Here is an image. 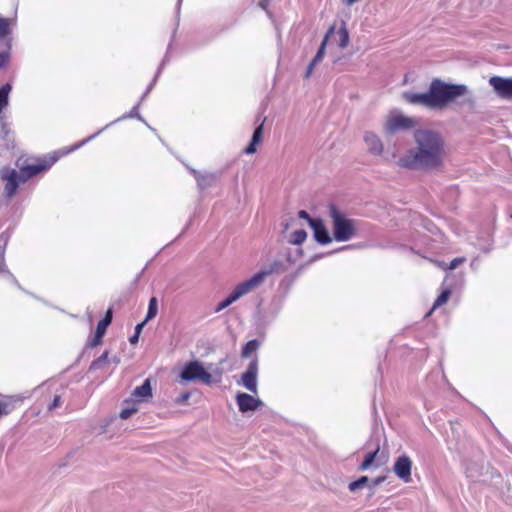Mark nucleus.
Listing matches in <instances>:
<instances>
[{
  "label": "nucleus",
  "mask_w": 512,
  "mask_h": 512,
  "mask_svg": "<svg viewBox=\"0 0 512 512\" xmlns=\"http://www.w3.org/2000/svg\"><path fill=\"white\" fill-rule=\"evenodd\" d=\"M330 39H334L340 48H346L349 43V34L346 27L343 25L338 30L334 28V34Z\"/></svg>",
  "instance_id": "a211bd4d"
},
{
  "label": "nucleus",
  "mask_w": 512,
  "mask_h": 512,
  "mask_svg": "<svg viewBox=\"0 0 512 512\" xmlns=\"http://www.w3.org/2000/svg\"><path fill=\"white\" fill-rule=\"evenodd\" d=\"M67 152L54 151L43 157L27 159L24 164L19 166L20 173L22 174V181L28 179L49 170L54 163H56L63 155Z\"/></svg>",
  "instance_id": "20e7f679"
},
{
  "label": "nucleus",
  "mask_w": 512,
  "mask_h": 512,
  "mask_svg": "<svg viewBox=\"0 0 512 512\" xmlns=\"http://www.w3.org/2000/svg\"><path fill=\"white\" fill-rule=\"evenodd\" d=\"M411 468L412 461L410 458L402 455L395 461L393 470L400 479L407 483L411 481Z\"/></svg>",
  "instance_id": "9b49d317"
},
{
  "label": "nucleus",
  "mask_w": 512,
  "mask_h": 512,
  "mask_svg": "<svg viewBox=\"0 0 512 512\" xmlns=\"http://www.w3.org/2000/svg\"><path fill=\"white\" fill-rule=\"evenodd\" d=\"M263 2H267L268 0H262Z\"/></svg>",
  "instance_id": "a19ab883"
},
{
  "label": "nucleus",
  "mask_w": 512,
  "mask_h": 512,
  "mask_svg": "<svg viewBox=\"0 0 512 512\" xmlns=\"http://www.w3.org/2000/svg\"><path fill=\"white\" fill-rule=\"evenodd\" d=\"M11 91L10 84L0 86V113L8 105V95Z\"/></svg>",
  "instance_id": "4be33fe9"
},
{
  "label": "nucleus",
  "mask_w": 512,
  "mask_h": 512,
  "mask_svg": "<svg viewBox=\"0 0 512 512\" xmlns=\"http://www.w3.org/2000/svg\"><path fill=\"white\" fill-rule=\"evenodd\" d=\"M468 93L464 84H450L440 79H434L430 83L426 93L404 92L403 99L412 105H421L428 109L443 110L458 97Z\"/></svg>",
  "instance_id": "f03ea898"
},
{
  "label": "nucleus",
  "mask_w": 512,
  "mask_h": 512,
  "mask_svg": "<svg viewBox=\"0 0 512 512\" xmlns=\"http://www.w3.org/2000/svg\"><path fill=\"white\" fill-rule=\"evenodd\" d=\"M259 343L257 340L248 341L244 347L242 348L241 355L242 357H249L253 352L258 349Z\"/></svg>",
  "instance_id": "393cba45"
},
{
  "label": "nucleus",
  "mask_w": 512,
  "mask_h": 512,
  "mask_svg": "<svg viewBox=\"0 0 512 512\" xmlns=\"http://www.w3.org/2000/svg\"><path fill=\"white\" fill-rule=\"evenodd\" d=\"M387 456L384 453L380 454V446L377 445L374 451H371L366 454L363 462L359 466L360 471H365L370 467H379L381 465L386 464Z\"/></svg>",
  "instance_id": "9d476101"
},
{
  "label": "nucleus",
  "mask_w": 512,
  "mask_h": 512,
  "mask_svg": "<svg viewBox=\"0 0 512 512\" xmlns=\"http://www.w3.org/2000/svg\"><path fill=\"white\" fill-rule=\"evenodd\" d=\"M7 61V56L3 53H0V68L5 65Z\"/></svg>",
  "instance_id": "4c0bfd02"
},
{
  "label": "nucleus",
  "mask_w": 512,
  "mask_h": 512,
  "mask_svg": "<svg viewBox=\"0 0 512 512\" xmlns=\"http://www.w3.org/2000/svg\"><path fill=\"white\" fill-rule=\"evenodd\" d=\"M132 396L136 402H144L152 397V388L149 379H146L141 386L134 389Z\"/></svg>",
  "instance_id": "dca6fc26"
},
{
  "label": "nucleus",
  "mask_w": 512,
  "mask_h": 512,
  "mask_svg": "<svg viewBox=\"0 0 512 512\" xmlns=\"http://www.w3.org/2000/svg\"><path fill=\"white\" fill-rule=\"evenodd\" d=\"M384 479H385L384 477L379 476V477H377V478H375V479L373 480V484H374V485H379L380 483H382V482L384 481Z\"/></svg>",
  "instance_id": "ea45409f"
},
{
  "label": "nucleus",
  "mask_w": 512,
  "mask_h": 512,
  "mask_svg": "<svg viewBox=\"0 0 512 512\" xmlns=\"http://www.w3.org/2000/svg\"><path fill=\"white\" fill-rule=\"evenodd\" d=\"M298 215H299L300 218L307 220L309 223H310V220H316L317 219V218H311L309 216V214L306 211H304V210L299 211Z\"/></svg>",
  "instance_id": "c9c22d12"
},
{
  "label": "nucleus",
  "mask_w": 512,
  "mask_h": 512,
  "mask_svg": "<svg viewBox=\"0 0 512 512\" xmlns=\"http://www.w3.org/2000/svg\"><path fill=\"white\" fill-rule=\"evenodd\" d=\"M60 403H61V398H60V396L56 395L53 399V402L49 406V410H53V409L59 407Z\"/></svg>",
  "instance_id": "72a5a7b5"
},
{
  "label": "nucleus",
  "mask_w": 512,
  "mask_h": 512,
  "mask_svg": "<svg viewBox=\"0 0 512 512\" xmlns=\"http://www.w3.org/2000/svg\"><path fill=\"white\" fill-rule=\"evenodd\" d=\"M0 178L4 183V190L7 197L11 198L17 192V189L22 181V174L12 168H3L0 171Z\"/></svg>",
  "instance_id": "0eeeda50"
},
{
  "label": "nucleus",
  "mask_w": 512,
  "mask_h": 512,
  "mask_svg": "<svg viewBox=\"0 0 512 512\" xmlns=\"http://www.w3.org/2000/svg\"><path fill=\"white\" fill-rule=\"evenodd\" d=\"M489 85L499 98L512 101V77L492 76L489 79Z\"/></svg>",
  "instance_id": "6e6552de"
},
{
  "label": "nucleus",
  "mask_w": 512,
  "mask_h": 512,
  "mask_svg": "<svg viewBox=\"0 0 512 512\" xmlns=\"http://www.w3.org/2000/svg\"><path fill=\"white\" fill-rule=\"evenodd\" d=\"M310 226L313 229L315 240L322 244L326 245L331 243L332 238L329 236V233L323 224L321 219L310 220Z\"/></svg>",
  "instance_id": "ddd939ff"
},
{
  "label": "nucleus",
  "mask_w": 512,
  "mask_h": 512,
  "mask_svg": "<svg viewBox=\"0 0 512 512\" xmlns=\"http://www.w3.org/2000/svg\"><path fill=\"white\" fill-rule=\"evenodd\" d=\"M416 125L414 119L404 116V115H395L391 116L387 119L385 123V130L387 132L393 133L398 130H408L413 128Z\"/></svg>",
  "instance_id": "1a4fd4ad"
},
{
  "label": "nucleus",
  "mask_w": 512,
  "mask_h": 512,
  "mask_svg": "<svg viewBox=\"0 0 512 512\" xmlns=\"http://www.w3.org/2000/svg\"><path fill=\"white\" fill-rule=\"evenodd\" d=\"M127 407L123 408L120 412L121 419H128L130 416L138 411L135 401H126Z\"/></svg>",
  "instance_id": "5701e85b"
},
{
  "label": "nucleus",
  "mask_w": 512,
  "mask_h": 512,
  "mask_svg": "<svg viewBox=\"0 0 512 512\" xmlns=\"http://www.w3.org/2000/svg\"><path fill=\"white\" fill-rule=\"evenodd\" d=\"M333 34H334V26L330 27L329 30L327 31V33L319 47V50L317 51L315 57L313 58L314 63H318L323 59L324 54H325V49L327 46V42Z\"/></svg>",
  "instance_id": "aec40b11"
},
{
  "label": "nucleus",
  "mask_w": 512,
  "mask_h": 512,
  "mask_svg": "<svg viewBox=\"0 0 512 512\" xmlns=\"http://www.w3.org/2000/svg\"><path fill=\"white\" fill-rule=\"evenodd\" d=\"M317 63H314V61L312 60L311 63L309 64V66L307 67V70H306V73H305V78H308L310 77V75L312 74V71L315 67Z\"/></svg>",
  "instance_id": "e433bc0d"
},
{
  "label": "nucleus",
  "mask_w": 512,
  "mask_h": 512,
  "mask_svg": "<svg viewBox=\"0 0 512 512\" xmlns=\"http://www.w3.org/2000/svg\"><path fill=\"white\" fill-rule=\"evenodd\" d=\"M157 312H158L157 299H156V297H152L149 301L148 311H147V315H146V318L144 319V321H146V323H147L149 320L153 319L157 315Z\"/></svg>",
  "instance_id": "b1692460"
},
{
  "label": "nucleus",
  "mask_w": 512,
  "mask_h": 512,
  "mask_svg": "<svg viewBox=\"0 0 512 512\" xmlns=\"http://www.w3.org/2000/svg\"><path fill=\"white\" fill-rule=\"evenodd\" d=\"M180 377L184 381H196L199 380L207 385L212 383V375L207 372L198 361L188 362L180 373Z\"/></svg>",
  "instance_id": "423d86ee"
},
{
  "label": "nucleus",
  "mask_w": 512,
  "mask_h": 512,
  "mask_svg": "<svg viewBox=\"0 0 512 512\" xmlns=\"http://www.w3.org/2000/svg\"><path fill=\"white\" fill-rule=\"evenodd\" d=\"M329 215L332 220L333 236L336 241H348L356 235V222L348 218L335 205L329 207Z\"/></svg>",
  "instance_id": "7ed1b4c3"
},
{
  "label": "nucleus",
  "mask_w": 512,
  "mask_h": 512,
  "mask_svg": "<svg viewBox=\"0 0 512 512\" xmlns=\"http://www.w3.org/2000/svg\"><path fill=\"white\" fill-rule=\"evenodd\" d=\"M416 147L398 160V165L407 169H432L442 165L445 143L441 135L428 129L415 131Z\"/></svg>",
  "instance_id": "f257e3e1"
},
{
  "label": "nucleus",
  "mask_w": 512,
  "mask_h": 512,
  "mask_svg": "<svg viewBox=\"0 0 512 512\" xmlns=\"http://www.w3.org/2000/svg\"><path fill=\"white\" fill-rule=\"evenodd\" d=\"M104 335L95 332L93 338L89 341L88 346L91 348L97 347L102 344Z\"/></svg>",
  "instance_id": "c756f323"
},
{
  "label": "nucleus",
  "mask_w": 512,
  "mask_h": 512,
  "mask_svg": "<svg viewBox=\"0 0 512 512\" xmlns=\"http://www.w3.org/2000/svg\"><path fill=\"white\" fill-rule=\"evenodd\" d=\"M146 324V321H142L141 323H138L135 327V333L134 335H132L130 338H129V341L131 344H136L138 342V339H139V336H140V333L143 329V327L145 326Z\"/></svg>",
  "instance_id": "c85d7f7f"
},
{
  "label": "nucleus",
  "mask_w": 512,
  "mask_h": 512,
  "mask_svg": "<svg viewBox=\"0 0 512 512\" xmlns=\"http://www.w3.org/2000/svg\"><path fill=\"white\" fill-rule=\"evenodd\" d=\"M189 398H190V393H184L176 399V403L183 404V403L187 402Z\"/></svg>",
  "instance_id": "f704fd0d"
},
{
  "label": "nucleus",
  "mask_w": 512,
  "mask_h": 512,
  "mask_svg": "<svg viewBox=\"0 0 512 512\" xmlns=\"http://www.w3.org/2000/svg\"><path fill=\"white\" fill-rule=\"evenodd\" d=\"M364 141L371 153H373L375 155L382 154L383 143L376 134H374L372 132H367L364 136Z\"/></svg>",
  "instance_id": "2eb2a0df"
},
{
  "label": "nucleus",
  "mask_w": 512,
  "mask_h": 512,
  "mask_svg": "<svg viewBox=\"0 0 512 512\" xmlns=\"http://www.w3.org/2000/svg\"><path fill=\"white\" fill-rule=\"evenodd\" d=\"M450 295H451V291L449 289L443 290L441 292V294L436 298L432 309H436V308L442 306L443 304H445L448 301Z\"/></svg>",
  "instance_id": "bb28decb"
},
{
  "label": "nucleus",
  "mask_w": 512,
  "mask_h": 512,
  "mask_svg": "<svg viewBox=\"0 0 512 512\" xmlns=\"http://www.w3.org/2000/svg\"><path fill=\"white\" fill-rule=\"evenodd\" d=\"M9 21L7 19L0 18V37H4L9 33Z\"/></svg>",
  "instance_id": "7c9ffc66"
},
{
  "label": "nucleus",
  "mask_w": 512,
  "mask_h": 512,
  "mask_svg": "<svg viewBox=\"0 0 512 512\" xmlns=\"http://www.w3.org/2000/svg\"><path fill=\"white\" fill-rule=\"evenodd\" d=\"M4 267H5V260H4V255H0V273H2L4 271Z\"/></svg>",
  "instance_id": "58836bf2"
},
{
  "label": "nucleus",
  "mask_w": 512,
  "mask_h": 512,
  "mask_svg": "<svg viewBox=\"0 0 512 512\" xmlns=\"http://www.w3.org/2000/svg\"><path fill=\"white\" fill-rule=\"evenodd\" d=\"M264 122L265 119L254 130L251 142L244 150L246 154H254L257 151V145L261 143L263 137Z\"/></svg>",
  "instance_id": "f3484780"
},
{
  "label": "nucleus",
  "mask_w": 512,
  "mask_h": 512,
  "mask_svg": "<svg viewBox=\"0 0 512 512\" xmlns=\"http://www.w3.org/2000/svg\"><path fill=\"white\" fill-rule=\"evenodd\" d=\"M108 362V351H105L100 357L95 359L91 364V369L100 368L103 364Z\"/></svg>",
  "instance_id": "cd10ccee"
},
{
  "label": "nucleus",
  "mask_w": 512,
  "mask_h": 512,
  "mask_svg": "<svg viewBox=\"0 0 512 512\" xmlns=\"http://www.w3.org/2000/svg\"><path fill=\"white\" fill-rule=\"evenodd\" d=\"M307 238V233L304 229L295 230L291 233L289 243L293 245L302 244Z\"/></svg>",
  "instance_id": "412c9836"
},
{
  "label": "nucleus",
  "mask_w": 512,
  "mask_h": 512,
  "mask_svg": "<svg viewBox=\"0 0 512 512\" xmlns=\"http://www.w3.org/2000/svg\"><path fill=\"white\" fill-rule=\"evenodd\" d=\"M11 412L9 409V404L5 402H0V418L4 415H8Z\"/></svg>",
  "instance_id": "473e14b6"
},
{
  "label": "nucleus",
  "mask_w": 512,
  "mask_h": 512,
  "mask_svg": "<svg viewBox=\"0 0 512 512\" xmlns=\"http://www.w3.org/2000/svg\"><path fill=\"white\" fill-rule=\"evenodd\" d=\"M257 372V363L256 361H253L249 364L247 370L242 374V385L253 393L257 392Z\"/></svg>",
  "instance_id": "f8f14e48"
},
{
  "label": "nucleus",
  "mask_w": 512,
  "mask_h": 512,
  "mask_svg": "<svg viewBox=\"0 0 512 512\" xmlns=\"http://www.w3.org/2000/svg\"><path fill=\"white\" fill-rule=\"evenodd\" d=\"M112 319H113V311L111 308H109L104 317L98 322L97 324V327H96V331L97 333L99 334H102V335H105L106 334V331H107V328L108 326L111 324L112 322Z\"/></svg>",
  "instance_id": "6ab92c4d"
},
{
  "label": "nucleus",
  "mask_w": 512,
  "mask_h": 512,
  "mask_svg": "<svg viewBox=\"0 0 512 512\" xmlns=\"http://www.w3.org/2000/svg\"><path fill=\"white\" fill-rule=\"evenodd\" d=\"M369 482V478L367 476H361L356 481H353L349 484L348 488L351 492H355L358 489H362Z\"/></svg>",
  "instance_id": "a878e982"
},
{
  "label": "nucleus",
  "mask_w": 512,
  "mask_h": 512,
  "mask_svg": "<svg viewBox=\"0 0 512 512\" xmlns=\"http://www.w3.org/2000/svg\"><path fill=\"white\" fill-rule=\"evenodd\" d=\"M236 401L241 412L254 411L262 402L259 399L254 398L252 395L247 393H238Z\"/></svg>",
  "instance_id": "4468645a"
},
{
  "label": "nucleus",
  "mask_w": 512,
  "mask_h": 512,
  "mask_svg": "<svg viewBox=\"0 0 512 512\" xmlns=\"http://www.w3.org/2000/svg\"><path fill=\"white\" fill-rule=\"evenodd\" d=\"M269 273V271H260L254 274L251 278L240 282L238 285L235 286V288L227 298L218 303V305L215 308V312L222 311L223 309L227 308L232 303L240 299L242 296L258 288L264 282L266 276L269 275Z\"/></svg>",
  "instance_id": "39448f33"
},
{
  "label": "nucleus",
  "mask_w": 512,
  "mask_h": 512,
  "mask_svg": "<svg viewBox=\"0 0 512 512\" xmlns=\"http://www.w3.org/2000/svg\"><path fill=\"white\" fill-rule=\"evenodd\" d=\"M465 258L464 257H458V258H455L453 259L450 264L448 265V269L449 270H454L456 269L460 264H462L463 262H465Z\"/></svg>",
  "instance_id": "2f4dec72"
}]
</instances>
